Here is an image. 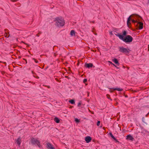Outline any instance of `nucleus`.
<instances>
[{
	"label": "nucleus",
	"instance_id": "nucleus-1",
	"mask_svg": "<svg viewBox=\"0 0 149 149\" xmlns=\"http://www.w3.org/2000/svg\"><path fill=\"white\" fill-rule=\"evenodd\" d=\"M122 33V36H120V39L127 43H130L132 41L133 38L130 35H127V32L126 31H123Z\"/></svg>",
	"mask_w": 149,
	"mask_h": 149
},
{
	"label": "nucleus",
	"instance_id": "nucleus-2",
	"mask_svg": "<svg viewBox=\"0 0 149 149\" xmlns=\"http://www.w3.org/2000/svg\"><path fill=\"white\" fill-rule=\"evenodd\" d=\"M54 21L55 22V25L59 27H63L65 24V22L62 17H58L55 18Z\"/></svg>",
	"mask_w": 149,
	"mask_h": 149
},
{
	"label": "nucleus",
	"instance_id": "nucleus-3",
	"mask_svg": "<svg viewBox=\"0 0 149 149\" xmlns=\"http://www.w3.org/2000/svg\"><path fill=\"white\" fill-rule=\"evenodd\" d=\"M132 17L136 19H137L139 21H141L142 19L141 17L137 14H134L130 15L128 18L127 21V24L128 27L129 28L130 27V25H131V24L130 22L131 19Z\"/></svg>",
	"mask_w": 149,
	"mask_h": 149
},
{
	"label": "nucleus",
	"instance_id": "nucleus-4",
	"mask_svg": "<svg viewBox=\"0 0 149 149\" xmlns=\"http://www.w3.org/2000/svg\"><path fill=\"white\" fill-rule=\"evenodd\" d=\"M31 141L32 144H36L39 147H40L41 146L40 142L37 139L32 137L31 138Z\"/></svg>",
	"mask_w": 149,
	"mask_h": 149
},
{
	"label": "nucleus",
	"instance_id": "nucleus-5",
	"mask_svg": "<svg viewBox=\"0 0 149 149\" xmlns=\"http://www.w3.org/2000/svg\"><path fill=\"white\" fill-rule=\"evenodd\" d=\"M119 51L120 52L125 54L126 55H127V54H128L131 51L129 49H127L123 47H119Z\"/></svg>",
	"mask_w": 149,
	"mask_h": 149
},
{
	"label": "nucleus",
	"instance_id": "nucleus-6",
	"mask_svg": "<svg viewBox=\"0 0 149 149\" xmlns=\"http://www.w3.org/2000/svg\"><path fill=\"white\" fill-rule=\"evenodd\" d=\"M136 26L139 29H141L143 28V23L141 22H138L136 25Z\"/></svg>",
	"mask_w": 149,
	"mask_h": 149
},
{
	"label": "nucleus",
	"instance_id": "nucleus-7",
	"mask_svg": "<svg viewBox=\"0 0 149 149\" xmlns=\"http://www.w3.org/2000/svg\"><path fill=\"white\" fill-rule=\"evenodd\" d=\"M46 147L48 149H55L53 145L50 143H46Z\"/></svg>",
	"mask_w": 149,
	"mask_h": 149
},
{
	"label": "nucleus",
	"instance_id": "nucleus-8",
	"mask_svg": "<svg viewBox=\"0 0 149 149\" xmlns=\"http://www.w3.org/2000/svg\"><path fill=\"white\" fill-rule=\"evenodd\" d=\"M92 140L91 137L89 136H86L85 138V140L86 143H88L90 142Z\"/></svg>",
	"mask_w": 149,
	"mask_h": 149
},
{
	"label": "nucleus",
	"instance_id": "nucleus-9",
	"mask_svg": "<svg viewBox=\"0 0 149 149\" xmlns=\"http://www.w3.org/2000/svg\"><path fill=\"white\" fill-rule=\"evenodd\" d=\"M93 66V65L92 63H86L85 65V67L86 68H90L92 67Z\"/></svg>",
	"mask_w": 149,
	"mask_h": 149
},
{
	"label": "nucleus",
	"instance_id": "nucleus-10",
	"mask_svg": "<svg viewBox=\"0 0 149 149\" xmlns=\"http://www.w3.org/2000/svg\"><path fill=\"white\" fill-rule=\"evenodd\" d=\"M126 139L132 141L134 139V138L131 135L129 134L127 136Z\"/></svg>",
	"mask_w": 149,
	"mask_h": 149
},
{
	"label": "nucleus",
	"instance_id": "nucleus-11",
	"mask_svg": "<svg viewBox=\"0 0 149 149\" xmlns=\"http://www.w3.org/2000/svg\"><path fill=\"white\" fill-rule=\"evenodd\" d=\"M21 141V138L20 137L19 138H18L16 140V142L17 143L19 146L20 145Z\"/></svg>",
	"mask_w": 149,
	"mask_h": 149
},
{
	"label": "nucleus",
	"instance_id": "nucleus-12",
	"mask_svg": "<svg viewBox=\"0 0 149 149\" xmlns=\"http://www.w3.org/2000/svg\"><path fill=\"white\" fill-rule=\"evenodd\" d=\"M5 32L4 33V35L5 37L6 38H8L9 36V34L8 35V33L9 34V32L8 31V30L7 29H5Z\"/></svg>",
	"mask_w": 149,
	"mask_h": 149
},
{
	"label": "nucleus",
	"instance_id": "nucleus-13",
	"mask_svg": "<svg viewBox=\"0 0 149 149\" xmlns=\"http://www.w3.org/2000/svg\"><path fill=\"white\" fill-rule=\"evenodd\" d=\"M112 61L114 62L117 65H119L120 63H119L117 59L116 58H114L112 60Z\"/></svg>",
	"mask_w": 149,
	"mask_h": 149
},
{
	"label": "nucleus",
	"instance_id": "nucleus-14",
	"mask_svg": "<svg viewBox=\"0 0 149 149\" xmlns=\"http://www.w3.org/2000/svg\"><path fill=\"white\" fill-rule=\"evenodd\" d=\"M76 32L74 30H72L70 33V35L71 36H75Z\"/></svg>",
	"mask_w": 149,
	"mask_h": 149
},
{
	"label": "nucleus",
	"instance_id": "nucleus-15",
	"mask_svg": "<svg viewBox=\"0 0 149 149\" xmlns=\"http://www.w3.org/2000/svg\"><path fill=\"white\" fill-rule=\"evenodd\" d=\"M54 121L57 123H59L60 122V120L57 117H55L54 118Z\"/></svg>",
	"mask_w": 149,
	"mask_h": 149
},
{
	"label": "nucleus",
	"instance_id": "nucleus-16",
	"mask_svg": "<svg viewBox=\"0 0 149 149\" xmlns=\"http://www.w3.org/2000/svg\"><path fill=\"white\" fill-rule=\"evenodd\" d=\"M115 32H116V33H115V35L116 36L118 37L120 39V36H122V35H121L119 34L117 32L115 31Z\"/></svg>",
	"mask_w": 149,
	"mask_h": 149
},
{
	"label": "nucleus",
	"instance_id": "nucleus-17",
	"mask_svg": "<svg viewBox=\"0 0 149 149\" xmlns=\"http://www.w3.org/2000/svg\"><path fill=\"white\" fill-rule=\"evenodd\" d=\"M114 90H117L119 91H121L123 90V89H121L119 88H116L114 89Z\"/></svg>",
	"mask_w": 149,
	"mask_h": 149
},
{
	"label": "nucleus",
	"instance_id": "nucleus-18",
	"mask_svg": "<svg viewBox=\"0 0 149 149\" xmlns=\"http://www.w3.org/2000/svg\"><path fill=\"white\" fill-rule=\"evenodd\" d=\"M69 102L72 104H74L75 103V101L74 100H69Z\"/></svg>",
	"mask_w": 149,
	"mask_h": 149
},
{
	"label": "nucleus",
	"instance_id": "nucleus-19",
	"mask_svg": "<svg viewBox=\"0 0 149 149\" xmlns=\"http://www.w3.org/2000/svg\"><path fill=\"white\" fill-rule=\"evenodd\" d=\"M132 22L135 25V23H137L138 22L136 20H134V19H132Z\"/></svg>",
	"mask_w": 149,
	"mask_h": 149
},
{
	"label": "nucleus",
	"instance_id": "nucleus-20",
	"mask_svg": "<svg viewBox=\"0 0 149 149\" xmlns=\"http://www.w3.org/2000/svg\"><path fill=\"white\" fill-rule=\"evenodd\" d=\"M33 76L34 77H35L37 79H38L39 78V77L38 76H37V74L35 73H34V74L33 75Z\"/></svg>",
	"mask_w": 149,
	"mask_h": 149
},
{
	"label": "nucleus",
	"instance_id": "nucleus-21",
	"mask_svg": "<svg viewBox=\"0 0 149 149\" xmlns=\"http://www.w3.org/2000/svg\"><path fill=\"white\" fill-rule=\"evenodd\" d=\"M106 96H107V97L108 99H110L111 101L112 100V99L111 98L110 95H109L108 94H107L106 95Z\"/></svg>",
	"mask_w": 149,
	"mask_h": 149
},
{
	"label": "nucleus",
	"instance_id": "nucleus-22",
	"mask_svg": "<svg viewBox=\"0 0 149 149\" xmlns=\"http://www.w3.org/2000/svg\"><path fill=\"white\" fill-rule=\"evenodd\" d=\"M109 134L110 135V136L113 139H114V138H115V137L114 136H113V135L110 132L109 133Z\"/></svg>",
	"mask_w": 149,
	"mask_h": 149
},
{
	"label": "nucleus",
	"instance_id": "nucleus-23",
	"mask_svg": "<svg viewBox=\"0 0 149 149\" xmlns=\"http://www.w3.org/2000/svg\"><path fill=\"white\" fill-rule=\"evenodd\" d=\"M32 59L34 60L35 62L36 63H38V61L36 59H35L34 58H32Z\"/></svg>",
	"mask_w": 149,
	"mask_h": 149
},
{
	"label": "nucleus",
	"instance_id": "nucleus-24",
	"mask_svg": "<svg viewBox=\"0 0 149 149\" xmlns=\"http://www.w3.org/2000/svg\"><path fill=\"white\" fill-rule=\"evenodd\" d=\"M42 32H39L36 35V36L37 37H39L40 35L42 33Z\"/></svg>",
	"mask_w": 149,
	"mask_h": 149
},
{
	"label": "nucleus",
	"instance_id": "nucleus-25",
	"mask_svg": "<svg viewBox=\"0 0 149 149\" xmlns=\"http://www.w3.org/2000/svg\"><path fill=\"white\" fill-rule=\"evenodd\" d=\"M22 43H23L24 44L26 45H27V47H29V45H28L26 43L24 42L23 41H21V42Z\"/></svg>",
	"mask_w": 149,
	"mask_h": 149
},
{
	"label": "nucleus",
	"instance_id": "nucleus-26",
	"mask_svg": "<svg viewBox=\"0 0 149 149\" xmlns=\"http://www.w3.org/2000/svg\"><path fill=\"white\" fill-rule=\"evenodd\" d=\"M75 121L76 122L78 123L80 122V120L77 118H76L75 119Z\"/></svg>",
	"mask_w": 149,
	"mask_h": 149
},
{
	"label": "nucleus",
	"instance_id": "nucleus-27",
	"mask_svg": "<svg viewBox=\"0 0 149 149\" xmlns=\"http://www.w3.org/2000/svg\"><path fill=\"white\" fill-rule=\"evenodd\" d=\"M87 79H84L83 80V82L84 83H85L86 82H87Z\"/></svg>",
	"mask_w": 149,
	"mask_h": 149
},
{
	"label": "nucleus",
	"instance_id": "nucleus-28",
	"mask_svg": "<svg viewBox=\"0 0 149 149\" xmlns=\"http://www.w3.org/2000/svg\"><path fill=\"white\" fill-rule=\"evenodd\" d=\"M81 104V102H80L78 104V106L79 107H80Z\"/></svg>",
	"mask_w": 149,
	"mask_h": 149
},
{
	"label": "nucleus",
	"instance_id": "nucleus-29",
	"mask_svg": "<svg viewBox=\"0 0 149 149\" xmlns=\"http://www.w3.org/2000/svg\"><path fill=\"white\" fill-rule=\"evenodd\" d=\"M114 88H113L112 89H110L109 90V91L111 93L113 92L115 90H114Z\"/></svg>",
	"mask_w": 149,
	"mask_h": 149
},
{
	"label": "nucleus",
	"instance_id": "nucleus-30",
	"mask_svg": "<svg viewBox=\"0 0 149 149\" xmlns=\"http://www.w3.org/2000/svg\"><path fill=\"white\" fill-rule=\"evenodd\" d=\"M100 121H98L97 123V125L98 126L100 125Z\"/></svg>",
	"mask_w": 149,
	"mask_h": 149
},
{
	"label": "nucleus",
	"instance_id": "nucleus-31",
	"mask_svg": "<svg viewBox=\"0 0 149 149\" xmlns=\"http://www.w3.org/2000/svg\"><path fill=\"white\" fill-rule=\"evenodd\" d=\"M113 139L114 140V141L116 142H119V141H118V140L117 139H116L115 138H114V139Z\"/></svg>",
	"mask_w": 149,
	"mask_h": 149
},
{
	"label": "nucleus",
	"instance_id": "nucleus-32",
	"mask_svg": "<svg viewBox=\"0 0 149 149\" xmlns=\"http://www.w3.org/2000/svg\"><path fill=\"white\" fill-rule=\"evenodd\" d=\"M23 59L25 61V64H26L27 63V60L25 58H23Z\"/></svg>",
	"mask_w": 149,
	"mask_h": 149
},
{
	"label": "nucleus",
	"instance_id": "nucleus-33",
	"mask_svg": "<svg viewBox=\"0 0 149 149\" xmlns=\"http://www.w3.org/2000/svg\"><path fill=\"white\" fill-rule=\"evenodd\" d=\"M43 86H44V85ZM45 86L46 87H47V88H50V86H48V85H45Z\"/></svg>",
	"mask_w": 149,
	"mask_h": 149
},
{
	"label": "nucleus",
	"instance_id": "nucleus-34",
	"mask_svg": "<svg viewBox=\"0 0 149 149\" xmlns=\"http://www.w3.org/2000/svg\"><path fill=\"white\" fill-rule=\"evenodd\" d=\"M95 31V28H93L92 32H94Z\"/></svg>",
	"mask_w": 149,
	"mask_h": 149
},
{
	"label": "nucleus",
	"instance_id": "nucleus-35",
	"mask_svg": "<svg viewBox=\"0 0 149 149\" xmlns=\"http://www.w3.org/2000/svg\"><path fill=\"white\" fill-rule=\"evenodd\" d=\"M109 63H110L111 64L113 65L114 66V65H115L113 63L109 61Z\"/></svg>",
	"mask_w": 149,
	"mask_h": 149
},
{
	"label": "nucleus",
	"instance_id": "nucleus-36",
	"mask_svg": "<svg viewBox=\"0 0 149 149\" xmlns=\"http://www.w3.org/2000/svg\"><path fill=\"white\" fill-rule=\"evenodd\" d=\"M109 33H110V35H113V34L112 33V31H111Z\"/></svg>",
	"mask_w": 149,
	"mask_h": 149
},
{
	"label": "nucleus",
	"instance_id": "nucleus-37",
	"mask_svg": "<svg viewBox=\"0 0 149 149\" xmlns=\"http://www.w3.org/2000/svg\"><path fill=\"white\" fill-rule=\"evenodd\" d=\"M90 23H92L94 24L95 23V21H90Z\"/></svg>",
	"mask_w": 149,
	"mask_h": 149
},
{
	"label": "nucleus",
	"instance_id": "nucleus-38",
	"mask_svg": "<svg viewBox=\"0 0 149 149\" xmlns=\"http://www.w3.org/2000/svg\"><path fill=\"white\" fill-rule=\"evenodd\" d=\"M124 96L125 97H128V96L127 95H125V93H124Z\"/></svg>",
	"mask_w": 149,
	"mask_h": 149
},
{
	"label": "nucleus",
	"instance_id": "nucleus-39",
	"mask_svg": "<svg viewBox=\"0 0 149 149\" xmlns=\"http://www.w3.org/2000/svg\"><path fill=\"white\" fill-rule=\"evenodd\" d=\"M55 79V80H56L57 81H58V82H59H59H60V81H59V80H58V79H57V78H56Z\"/></svg>",
	"mask_w": 149,
	"mask_h": 149
},
{
	"label": "nucleus",
	"instance_id": "nucleus-40",
	"mask_svg": "<svg viewBox=\"0 0 149 149\" xmlns=\"http://www.w3.org/2000/svg\"><path fill=\"white\" fill-rule=\"evenodd\" d=\"M149 115V112L146 115V117H148Z\"/></svg>",
	"mask_w": 149,
	"mask_h": 149
},
{
	"label": "nucleus",
	"instance_id": "nucleus-41",
	"mask_svg": "<svg viewBox=\"0 0 149 149\" xmlns=\"http://www.w3.org/2000/svg\"><path fill=\"white\" fill-rule=\"evenodd\" d=\"M19 53H20L19 51L18 50H17V52H16L17 54H18Z\"/></svg>",
	"mask_w": 149,
	"mask_h": 149
},
{
	"label": "nucleus",
	"instance_id": "nucleus-42",
	"mask_svg": "<svg viewBox=\"0 0 149 149\" xmlns=\"http://www.w3.org/2000/svg\"><path fill=\"white\" fill-rule=\"evenodd\" d=\"M114 66L115 67H116V68L119 69V68L117 67L116 65H114Z\"/></svg>",
	"mask_w": 149,
	"mask_h": 149
},
{
	"label": "nucleus",
	"instance_id": "nucleus-43",
	"mask_svg": "<svg viewBox=\"0 0 149 149\" xmlns=\"http://www.w3.org/2000/svg\"><path fill=\"white\" fill-rule=\"evenodd\" d=\"M3 63L4 64L6 65V62H3Z\"/></svg>",
	"mask_w": 149,
	"mask_h": 149
},
{
	"label": "nucleus",
	"instance_id": "nucleus-44",
	"mask_svg": "<svg viewBox=\"0 0 149 149\" xmlns=\"http://www.w3.org/2000/svg\"><path fill=\"white\" fill-rule=\"evenodd\" d=\"M65 78H68V79H69V77H68V76H65Z\"/></svg>",
	"mask_w": 149,
	"mask_h": 149
},
{
	"label": "nucleus",
	"instance_id": "nucleus-45",
	"mask_svg": "<svg viewBox=\"0 0 149 149\" xmlns=\"http://www.w3.org/2000/svg\"><path fill=\"white\" fill-rule=\"evenodd\" d=\"M11 1H12L13 2H15L16 1L15 0H11Z\"/></svg>",
	"mask_w": 149,
	"mask_h": 149
},
{
	"label": "nucleus",
	"instance_id": "nucleus-46",
	"mask_svg": "<svg viewBox=\"0 0 149 149\" xmlns=\"http://www.w3.org/2000/svg\"><path fill=\"white\" fill-rule=\"evenodd\" d=\"M21 58V56H19L18 57V59H20V58Z\"/></svg>",
	"mask_w": 149,
	"mask_h": 149
},
{
	"label": "nucleus",
	"instance_id": "nucleus-47",
	"mask_svg": "<svg viewBox=\"0 0 149 149\" xmlns=\"http://www.w3.org/2000/svg\"><path fill=\"white\" fill-rule=\"evenodd\" d=\"M31 72H32V73L33 74V75L34 74V73H35L34 72V71H31Z\"/></svg>",
	"mask_w": 149,
	"mask_h": 149
},
{
	"label": "nucleus",
	"instance_id": "nucleus-48",
	"mask_svg": "<svg viewBox=\"0 0 149 149\" xmlns=\"http://www.w3.org/2000/svg\"><path fill=\"white\" fill-rule=\"evenodd\" d=\"M148 51H149V45L148 46Z\"/></svg>",
	"mask_w": 149,
	"mask_h": 149
},
{
	"label": "nucleus",
	"instance_id": "nucleus-49",
	"mask_svg": "<svg viewBox=\"0 0 149 149\" xmlns=\"http://www.w3.org/2000/svg\"><path fill=\"white\" fill-rule=\"evenodd\" d=\"M57 54L56 53L54 54V56L55 57L56 56Z\"/></svg>",
	"mask_w": 149,
	"mask_h": 149
},
{
	"label": "nucleus",
	"instance_id": "nucleus-50",
	"mask_svg": "<svg viewBox=\"0 0 149 149\" xmlns=\"http://www.w3.org/2000/svg\"><path fill=\"white\" fill-rule=\"evenodd\" d=\"M134 91L135 92H137L138 91H136V90H134V91Z\"/></svg>",
	"mask_w": 149,
	"mask_h": 149
},
{
	"label": "nucleus",
	"instance_id": "nucleus-51",
	"mask_svg": "<svg viewBox=\"0 0 149 149\" xmlns=\"http://www.w3.org/2000/svg\"><path fill=\"white\" fill-rule=\"evenodd\" d=\"M1 73L2 74H3L5 73V72L4 71H2Z\"/></svg>",
	"mask_w": 149,
	"mask_h": 149
},
{
	"label": "nucleus",
	"instance_id": "nucleus-52",
	"mask_svg": "<svg viewBox=\"0 0 149 149\" xmlns=\"http://www.w3.org/2000/svg\"><path fill=\"white\" fill-rule=\"evenodd\" d=\"M79 65V62H78L77 63V65Z\"/></svg>",
	"mask_w": 149,
	"mask_h": 149
},
{
	"label": "nucleus",
	"instance_id": "nucleus-53",
	"mask_svg": "<svg viewBox=\"0 0 149 149\" xmlns=\"http://www.w3.org/2000/svg\"><path fill=\"white\" fill-rule=\"evenodd\" d=\"M118 104V102H116V103L115 104L116 105H117Z\"/></svg>",
	"mask_w": 149,
	"mask_h": 149
},
{
	"label": "nucleus",
	"instance_id": "nucleus-54",
	"mask_svg": "<svg viewBox=\"0 0 149 149\" xmlns=\"http://www.w3.org/2000/svg\"><path fill=\"white\" fill-rule=\"evenodd\" d=\"M102 128L104 130H105V128L104 127H103Z\"/></svg>",
	"mask_w": 149,
	"mask_h": 149
},
{
	"label": "nucleus",
	"instance_id": "nucleus-55",
	"mask_svg": "<svg viewBox=\"0 0 149 149\" xmlns=\"http://www.w3.org/2000/svg\"><path fill=\"white\" fill-rule=\"evenodd\" d=\"M123 67L124 68H125V67L124 65L123 66Z\"/></svg>",
	"mask_w": 149,
	"mask_h": 149
},
{
	"label": "nucleus",
	"instance_id": "nucleus-56",
	"mask_svg": "<svg viewBox=\"0 0 149 149\" xmlns=\"http://www.w3.org/2000/svg\"><path fill=\"white\" fill-rule=\"evenodd\" d=\"M89 92H88V96L89 95Z\"/></svg>",
	"mask_w": 149,
	"mask_h": 149
},
{
	"label": "nucleus",
	"instance_id": "nucleus-57",
	"mask_svg": "<svg viewBox=\"0 0 149 149\" xmlns=\"http://www.w3.org/2000/svg\"><path fill=\"white\" fill-rule=\"evenodd\" d=\"M127 69H129L130 68L128 67H127Z\"/></svg>",
	"mask_w": 149,
	"mask_h": 149
},
{
	"label": "nucleus",
	"instance_id": "nucleus-58",
	"mask_svg": "<svg viewBox=\"0 0 149 149\" xmlns=\"http://www.w3.org/2000/svg\"><path fill=\"white\" fill-rule=\"evenodd\" d=\"M91 113H92V114H93L94 113H93V112H91Z\"/></svg>",
	"mask_w": 149,
	"mask_h": 149
},
{
	"label": "nucleus",
	"instance_id": "nucleus-59",
	"mask_svg": "<svg viewBox=\"0 0 149 149\" xmlns=\"http://www.w3.org/2000/svg\"><path fill=\"white\" fill-rule=\"evenodd\" d=\"M73 107V106H71V107L70 108H72V107Z\"/></svg>",
	"mask_w": 149,
	"mask_h": 149
},
{
	"label": "nucleus",
	"instance_id": "nucleus-60",
	"mask_svg": "<svg viewBox=\"0 0 149 149\" xmlns=\"http://www.w3.org/2000/svg\"><path fill=\"white\" fill-rule=\"evenodd\" d=\"M95 34V35H97V33H94Z\"/></svg>",
	"mask_w": 149,
	"mask_h": 149
},
{
	"label": "nucleus",
	"instance_id": "nucleus-61",
	"mask_svg": "<svg viewBox=\"0 0 149 149\" xmlns=\"http://www.w3.org/2000/svg\"><path fill=\"white\" fill-rule=\"evenodd\" d=\"M3 62L0 61V63H3Z\"/></svg>",
	"mask_w": 149,
	"mask_h": 149
},
{
	"label": "nucleus",
	"instance_id": "nucleus-62",
	"mask_svg": "<svg viewBox=\"0 0 149 149\" xmlns=\"http://www.w3.org/2000/svg\"><path fill=\"white\" fill-rule=\"evenodd\" d=\"M29 83H31V81H29ZM32 83H33L32 82Z\"/></svg>",
	"mask_w": 149,
	"mask_h": 149
},
{
	"label": "nucleus",
	"instance_id": "nucleus-63",
	"mask_svg": "<svg viewBox=\"0 0 149 149\" xmlns=\"http://www.w3.org/2000/svg\"><path fill=\"white\" fill-rule=\"evenodd\" d=\"M13 48H15V47L13 46Z\"/></svg>",
	"mask_w": 149,
	"mask_h": 149
},
{
	"label": "nucleus",
	"instance_id": "nucleus-64",
	"mask_svg": "<svg viewBox=\"0 0 149 149\" xmlns=\"http://www.w3.org/2000/svg\"><path fill=\"white\" fill-rule=\"evenodd\" d=\"M148 2L149 3V0H148Z\"/></svg>",
	"mask_w": 149,
	"mask_h": 149
}]
</instances>
